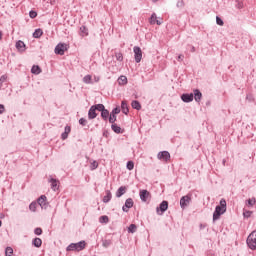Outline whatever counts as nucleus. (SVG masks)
Returning a JSON list of instances; mask_svg holds the SVG:
<instances>
[{
  "instance_id": "f257e3e1",
  "label": "nucleus",
  "mask_w": 256,
  "mask_h": 256,
  "mask_svg": "<svg viewBox=\"0 0 256 256\" xmlns=\"http://www.w3.org/2000/svg\"><path fill=\"white\" fill-rule=\"evenodd\" d=\"M227 211V201L225 199L220 200V205L216 206V209L213 214V221H217Z\"/></svg>"
},
{
  "instance_id": "f03ea898",
  "label": "nucleus",
  "mask_w": 256,
  "mask_h": 256,
  "mask_svg": "<svg viewBox=\"0 0 256 256\" xmlns=\"http://www.w3.org/2000/svg\"><path fill=\"white\" fill-rule=\"evenodd\" d=\"M85 241H80L78 243H72L67 247V251H83L85 249Z\"/></svg>"
},
{
  "instance_id": "7ed1b4c3",
  "label": "nucleus",
  "mask_w": 256,
  "mask_h": 256,
  "mask_svg": "<svg viewBox=\"0 0 256 256\" xmlns=\"http://www.w3.org/2000/svg\"><path fill=\"white\" fill-rule=\"evenodd\" d=\"M247 245L250 249H256V231H253L247 238Z\"/></svg>"
},
{
  "instance_id": "20e7f679",
  "label": "nucleus",
  "mask_w": 256,
  "mask_h": 256,
  "mask_svg": "<svg viewBox=\"0 0 256 256\" xmlns=\"http://www.w3.org/2000/svg\"><path fill=\"white\" fill-rule=\"evenodd\" d=\"M133 51L136 63H141V59H143V51H141L139 46H135Z\"/></svg>"
},
{
  "instance_id": "39448f33",
  "label": "nucleus",
  "mask_w": 256,
  "mask_h": 256,
  "mask_svg": "<svg viewBox=\"0 0 256 256\" xmlns=\"http://www.w3.org/2000/svg\"><path fill=\"white\" fill-rule=\"evenodd\" d=\"M167 209H169V202L167 201H163L160 206L156 209L158 215H163V213H165V211H167Z\"/></svg>"
},
{
  "instance_id": "423d86ee",
  "label": "nucleus",
  "mask_w": 256,
  "mask_h": 256,
  "mask_svg": "<svg viewBox=\"0 0 256 256\" xmlns=\"http://www.w3.org/2000/svg\"><path fill=\"white\" fill-rule=\"evenodd\" d=\"M150 25H162L163 24V18H157V14L153 13L149 19Z\"/></svg>"
},
{
  "instance_id": "0eeeda50",
  "label": "nucleus",
  "mask_w": 256,
  "mask_h": 256,
  "mask_svg": "<svg viewBox=\"0 0 256 256\" xmlns=\"http://www.w3.org/2000/svg\"><path fill=\"white\" fill-rule=\"evenodd\" d=\"M157 157L160 161H165L167 163V161L171 159V154H169L168 151H162L158 153Z\"/></svg>"
},
{
  "instance_id": "6e6552de",
  "label": "nucleus",
  "mask_w": 256,
  "mask_h": 256,
  "mask_svg": "<svg viewBox=\"0 0 256 256\" xmlns=\"http://www.w3.org/2000/svg\"><path fill=\"white\" fill-rule=\"evenodd\" d=\"M67 51V44H58L55 48L56 55H65Z\"/></svg>"
},
{
  "instance_id": "1a4fd4ad",
  "label": "nucleus",
  "mask_w": 256,
  "mask_h": 256,
  "mask_svg": "<svg viewBox=\"0 0 256 256\" xmlns=\"http://www.w3.org/2000/svg\"><path fill=\"white\" fill-rule=\"evenodd\" d=\"M189 203H191V196L190 195L183 196L180 199V206H181L182 209H185V207H187V205H189Z\"/></svg>"
},
{
  "instance_id": "9d476101",
  "label": "nucleus",
  "mask_w": 256,
  "mask_h": 256,
  "mask_svg": "<svg viewBox=\"0 0 256 256\" xmlns=\"http://www.w3.org/2000/svg\"><path fill=\"white\" fill-rule=\"evenodd\" d=\"M140 199L141 201L146 202L148 199H151V193L147 190H141L140 191Z\"/></svg>"
},
{
  "instance_id": "9b49d317",
  "label": "nucleus",
  "mask_w": 256,
  "mask_h": 256,
  "mask_svg": "<svg viewBox=\"0 0 256 256\" xmlns=\"http://www.w3.org/2000/svg\"><path fill=\"white\" fill-rule=\"evenodd\" d=\"M131 207H133V199L128 198L125 202V205L122 207V209L123 211H125V213H127L129 209H131Z\"/></svg>"
},
{
  "instance_id": "f8f14e48",
  "label": "nucleus",
  "mask_w": 256,
  "mask_h": 256,
  "mask_svg": "<svg viewBox=\"0 0 256 256\" xmlns=\"http://www.w3.org/2000/svg\"><path fill=\"white\" fill-rule=\"evenodd\" d=\"M38 205H40V207H42V209L44 207H46L47 206V196H45V195L40 196L38 198Z\"/></svg>"
},
{
  "instance_id": "ddd939ff",
  "label": "nucleus",
  "mask_w": 256,
  "mask_h": 256,
  "mask_svg": "<svg viewBox=\"0 0 256 256\" xmlns=\"http://www.w3.org/2000/svg\"><path fill=\"white\" fill-rule=\"evenodd\" d=\"M182 101H184V103H191V101H193V93L191 94H183L181 96Z\"/></svg>"
},
{
  "instance_id": "4468645a",
  "label": "nucleus",
  "mask_w": 256,
  "mask_h": 256,
  "mask_svg": "<svg viewBox=\"0 0 256 256\" xmlns=\"http://www.w3.org/2000/svg\"><path fill=\"white\" fill-rule=\"evenodd\" d=\"M95 117H97V109L94 106H91L88 112V118L95 119Z\"/></svg>"
},
{
  "instance_id": "2eb2a0df",
  "label": "nucleus",
  "mask_w": 256,
  "mask_h": 256,
  "mask_svg": "<svg viewBox=\"0 0 256 256\" xmlns=\"http://www.w3.org/2000/svg\"><path fill=\"white\" fill-rule=\"evenodd\" d=\"M69 133H71V126H66L64 129V133H62V135H61V139L63 141H65V139H67V137H69Z\"/></svg>"
},
{
  "instance_id": "dca6fc26",
  "label": "nucleus",
  "mask_w": 256,
  "mask_h": 256,
  "mask_svg": "<svg viewBox=\"0 0 256 256\" xmlns=\"http://www.w3.org/2000/svg\"><path fill=\"white\" fill-rule=\"evenodd\" d=\"M127 192V187L125 186H121L117 192H116V197H122V195H125V193Z\"/></svg>"
},
{
  "instance_id": "f3484780",
  "label": "nucleus",
  "mask_w": 256,
  "mask_h": 256,
  "mask_svg": "<svg viewBox=\"0 0 256 256\" xmlns=\"http://www.w3.org/2000/svg\"><path fill=\"white\" fill-rule=\"evenodd\" d=\"M50 183H51V189H53V191H57V189H59V181L52 178L50 179Z\"/></svg>"
},
{
  "instance_id": "a211bd4d",
  "label": "nucleus",
  "mask_w": 256,
  "mask_h": 256,
  "mask_svg": "<svg viewBox=\"0 0 256 256\" xmlns=\"http://www.w3.org/2000/svg\"><path fill=\"white\" fill-rule=\"evenodd\" d=\"M121 109H122V113H124L125 115H127V113H129V107L127 106L126 101H122Z\"/></svg>"
},
{
  "instance_id": "6ab92c4d",
  "label": "nucleus",
  "mask_w": 256,
  "mask_h": 256,
  "mask_svg": "<svg viewBox=\"0 0 256 256\" xmlns=\"http://www.w3.org/2000/svg\"><path fill=\"white\" fill-rule=\"evenodd\" d=\"M43 36V30L42 29H36L33 33L34 39H39Z\"/></svg>"
},
{
  "instance_id": "aec40b11",
  "label": "nucleus",
  "mask_w": 256,
  "mask_h": 256,
  "mask_svg": "<svg viewBox=\"0 0 256 256\" xmlns=\"http://www.w3.org/2000/svg\"><path fill=\"white\" fill-rule=\"evenodd\" d=\"M16 48L18 49V51H25V42L19 40L16 43Z\"/></svg>"
},
{
  "instance_id": "412c9836",
  "label": "nucleus",
  "mask_w": 256,
  "mask_h": 256,
  "mask_svg": "<svg viewBox=\"0 0 256 256\" xmlns=\"http://www.w3.org/2000/svg\"><path fill=\"white\" fill-rule=\"evenodd\" d=\"M194 99L195 101L199 102L201 101V97H203V94L199 90H194Z\"/></svg>"
},
{
  "instance_id": "4be33fe9",
  "label": "nucleus",
  "mask_w": 256,
  "mask_h": 256,
  "mask_svg": "<svg viewBox=\"0 0 256 256\" xmlns=\"http://www.w3.org/2000/svg\"><path fill=\"white\" fill-rule=\"evenodd\" d=\"M131 105H132V108H133V109H136L137 111H140V109H141V103H139V101L134 100V101H132Z\"/></svg>"
},
{
  "instance_id": "5701e85b",
  "label": "nucleus",
  "mask_w": 256,
  "mask_h": 256,
  "mask_svg": "<svg viewBox=\"0 0 256 256\" xmlns=\"http://www.w3.org/2000/svg\"><path fill=\"white\" fill-rule=\"evenodd\" d=\"M31 73L34 75H39V73H41V67L34 65L31 69Z\"/></svg>"
},
{
  "instance_id": "b1692460",
  "label": "nucleus",
  "mask_w": 256,
  "mask_h": 256,
  "mask_svg": "<svg viewBox=\"0 0 256 256\" xmlns=\"http://www.w3.org/2000/svg\"><path fill=\"white\" fill-rule=\"evenodd\" d=\"M111 197H112L111 191H107L106 195L103 198V203H109L111 201Z\"/></svg>"
},
{
  "instance_id": "393cba45",
  "label": "nucleus",
  "mask_w": 256,
  "mask_h": 256,
  "mask_svg": "<svg viewBox=\"0 0 256 256\" xmlns=\"http://www.w3.org/2000/svg\"><path fill=\"white\" fill-rule=\"evenodd\" d=\"M119 85H127V76H120L118 78Z\"/></svg>"
},
{
  "instance_id": "a878e982",
  "label": "nucleus",
  "mask_w": 256,
  "mask_h": 256,
  "mask_svg": "<svg viewBox=\"0 0 256 256\" xmlns=\"http://www.w3.org/2000/svg\"><path fill=\"white\" fill-rule=\"evenodd\" d=\"M33 245L34 247H41V245H43V241L41 240V238H35L33 240Z\"/></svg>"
},
{
  "instance_id": "bb28decb",
  "label": "nucleus",
  "mask_w": 256,
  "mask_h": 256,
  "mask_svg": "<svg viewBox=\"0 0 256 256\" xmlns=\"http://www.w3.org/2000/svg\"><path fill=\"white\" fill-rule=\"evenodd\" d=\"M101 117L104 119V121H107L109 119V110L105 109L101 112Z\"/></svg>"
},
{
  "instance_id": "cd10ccee",
  "label": "nucleus",
  "mask_w": 256,
  "mask_h": 256,
  "mask_svg": "<svg viewBox=\"0 0 256 256\" xmlns=\"http://www.w3.org/2000/svg\"><path fill=\"white\" fill-rule=\"evenodd\" d=\"M112 131L114 133H121V127H119L117 124H112Z\"/></svg>"
},
{
  "instance_id": "c85d7f7f",
  "label": "nucleus",
  "mask_w": 256,
  "mask_h": 256,
  "mask_svg": "<svg viewBox=\"0 0 256 256\" xmlns=\"http://www.w3.org/2000/svg\"><path fill=\"white\" fill-rule=\"evenodd\" d=\"M93 107H95L96 111H105V106L103 104H97V105H94Z\"/></svg>"
},
{
  "instance_id": "c756f323",
  "label": "nucleus",
  "mask_w": 256,
  "mask_h": 256,
  "mask_svg": "<svg viewBox=\"0 0 256 256\" xmlns=\"http://www.w3.org/2000/svg\"><path fill=\"white\" fill-rule=\"evenodd\" d=\"M117 121V116L115 114H110V117H109V123H112L115 124V122Z\"/></svg>"
},
{
  "instance_id": "7c9ffc66",
  "label": "nucleus",
  "mask_w": 256,
  "mask_h": 256,
  "mask_svg": "<svg viewBox=\"0 0 256 256\" xmlns=\"http://www.w3.org/2000/svg\"><path fill=\"white\" fill-rule=\"evenodd\" d=\"M80 31L82 33V37H87V35H89V32H87V28L85 26H82Z\"/></svg>"
},
{
  "instance_id": "2f4dec72",
  "label": "nucleus",
  "mask_w": 256,
  "mask_h": 256,
  "mask_svg": "<svg viewBox=\"0 0 256 256\" xmlns=\"http://www.w3.org/2000/svg\"><path fill=\"white\" fill-rule=\"evenodd\" d=\"M134 167H135V163H133V161H128V163H127V169H128L129 171H133Z\"/></svg>"
},
{
  "instance_id": "473e14b6",
  "label": "nucleus",
  "mask_w": 256,
  "mask_h": 256,
  "mask_svg": "<svg viewBox=\"0 0 256 256\" xmlns=\"http://www.w3.org/2000/svg\"><path fill=\"white\" fill-rule=\"evenodd\" d=\"M100 223H109V217L108 216H101L99 218Z\"/></svg>"
},
{
  "instance_id": "72a5a7b5",
  "label": "nucleus",
  "mask_w": 256,
  "mask_h": 256,
  "mask_svg": "<svg viewBox=\"0 0 256 256\" xmlns=\"http://www.w3.org/2000/svg\"><path fill=\"white\" fill-rule=\"evenodd\" d=\"M129 233H135L137 231V226L135 224H131L128 228Z\"/></svg>"
},
{
  "instance_id": "f704fd0d",
  "label": "nucleus",
  "mask_w": 256,
  "mask_h": 256,
  "mask_svg": "<svg viewBox=\"0 0 256 256\" xmlns=\"http://www.w3.org/2000/svg\"><path fill=\"white\" fill-rule=\"evenodd\" d=\"M91 75H86L84 78H83V82L86 83L87 85H89V83H91Z\"/></svg>"
},
{
  "instance_id": "c9c22d12",
  "label": "nucleus",
  "mask_w": 256,
  "mask_h": 256,
  "mask_svg": "<svg viewBox=\"0 0 256 256\" xmlns=\"http://www.w3.org/2000/svg\"><path fill=\"white\" fill-rule=\"evenodd\" d=\"M97 167H99V163L97 161H93L90 165V169H92V171H94V169H97Z\"/></svg>"
},
{
  "instance_id": "e433bc0d",
  "label": "nucleus",
  "mask_w": 256,
  "mask_h": 256,
  "mask_svg": "<svg viewBox=\"0 0 256 256\" xmlns=\"http://www.w3.org/2000/svg\"><path fill=\"white\" fill-rule=\"evenodd\" d=\"M5 255H6V256H11V255H13V248L7 247V248H6V251H5Z\"/></svg>"
},
{
  "instance_id": "4c0bfd02",
  "label": "nucleus",
  "mask_w": 256,
  "mask_h": 256,
  "mask_svg": "<svg viewBox=\"0 0 256 256\" xmlns=\"http://www.w3.org/2000/svg\"><path fill=\"white\" fill-rule=\"evenodd\" d=\"M30 211H37V203H31L29 206Z\"/></svg>"
},
{
  "instance_id": "58836bf2",
  "label": "nucleus",
  "mask_w": 256,
  "mask_h": 256,
  "mask_svg": "<svg viewBox=\"0 0 256 256\" xmlns=\"http://www.w3.org/2000/svg\"><path fill=\"white\" fill-rule=\"evenodd\" d=\"M216 23L217 25H220V27H223L224 25L223 20L219 16L216 17Z\"/></svg>"
},
{
  "instance_id": "ea45409f",
  "label": "nucleus",
  "mask_w": 256,
  "mask_h": 256,
  "mask_svg": "<svg viewBox=\"0 0 256 256\" xmlns=\"http://www.w3.org/2000/svg\"><path fill=\"white\" fill-rule=\"evenodd\" d=\"M119 113H121V109H119V107L114 108L112 111V115H119Z\"/></svg>"
},
{
  "instance_id": "a19ab883",
  "label": "nucleus",
  "mask_w": 256,
  "mask_h": 256,
  "mask_svg": "<svg viewBox=\"0 0 256 256\" xmlns=\"http://www.w3.org/2000/svg\"><path fill=\"white\" fill-rule=\"evenodd\" d=\"M5 81H7V75H2L0 77V85H3V83H5Z\"/></svg>"
},
{
  "instance_id": "79ce46f5",
  "label": "nucleus",
  "mask_w": 256,
  "mask_h": 256,
  "mask_svg": "<svg viewBox=\"0 0 256 256\" xmlns=\"http://www.w3.org/2000/svg\"><path fill=\"white\" fill-rule=\"evenodd\" d=\"M255 203H256L255 198H252V199H249V200H248V205H249L250 207H253V205H255Z\"/></svg>"
},
{
  "instance_id": "37998d69",
  "label": "nucleus",
  "mask_w": 256,
  "mask_h": 256,
  "mask_svg": "<svg viewBox=\"0 0 256 256\" xmlns=\"http://www.w3.org/2000/svg\"><path fill=\"white\" fill-rule=\"evenodd\" d=\"M252 214H253V212H251V211H249V210H245V211L243 212L244 217H251Z\"/></svg>"
},
{
  "instance_id": "c03bdc74",
  "label": "nucleus",
  "mask_w": 256,
  "mask_h": 256,
  "mask_svg": "<svg viewBox=\"0 0 256 256\" xmlns=\"http://www.w3.org/2000/svg\"><path fill=\"white\" fill-rule=\"evenodd\" d=\"M29 16L31 19H35V17H37V13L32 10V11H30Z\"/></svg>"
},
{
  "instance_id": "a18cd8bd",
  "label": "nucleus",
  "mask_w": 256,
  "mask_h": 256,
  "mask_svg": "<svg viewBox=\"0 0 256 256\" xmlns=\"http://www.w3.org/2000/svg\"><path fill=\"white\" fill-rule=\"evenodd\" d=\"M116 59H117V61H123V54L122 53H117L116 54Z\"/></svg>"
},
{
  "instance_id": "49530a36",
  "label": "nucleus",
  "mask_w": 256,
  "mask_h": 256,
  "mask_svg": "<svg viewBox=\"0 0 256 256\" xmlns=\"http://www.w3.org/2000/svg\"><path fill=\"white\" fill-rule=\"evenodd\" d=\"M34 233H35V235H41V233H43V230L41 228H36L34 230Z\"/></svg>"
},
{
  "instance_id": "de8ad7c7",
  "label": "nucleus",
  "mask_w": 256,
  "mask_h": 256,
  "mask_svg": "<svg viewBox=\"0 0 256 256\" xmlns=\"http://www.w3.org/2000/svg\"><path fill=\"white\" fill-rule=\"evenodd\" d=\"M79 123H80V125L85 126V125H87V120H86L85 118H81V119L79 120Z\"/></svg>"
},
{
  "instance_id": "09e8293b",
  "label": "nucleus",
  "mask_w": 256,
  "mask_h": 256,
  "mask_svg": "<svg viewBox=\"0 0 256 256\" xmlns=\"http://www.w3.org/2000/svg\"><path fill=\"white\" fill-rule=\"evenodd\" d=\"M5 113V106H3L2 104H0V115Z\"/></svg>"
},
{
  "instance_id": "8fccbe9b",
  "label": "nucleus",
  "mask_w": 256,
  "mask_h": 256,
  "mask_svg": "<svg viewBox=\"0 0 256 256\" xmlns=\"http://www.w3.org/2000/svg\"><path fill=\"white\" fill-rule=\"evenodd\" d=\"M110 243L108 241L103 242L104 247H109Z\"/></svg>"
},
{
  "instance_id": "3c124183",
  "label": "nucleus",
  "mask_w": 256,
  "mask_h": 256,
  "mask_svg": "<svg viewBox=\"0 0 256 256\" xmlns=\"http://www.w3.org/2000/svg\"><path fill=\"white\" fill-rule=\"evenodd\" d=\"M3 39V32L0 31V41Z\"/></svg>"
},
{
  "instance_id": "603ef678",
  "label": "nucleus",
  "mask_w": 256,
  "mask_h": 256,
  "mask_svg": "<svg viewBox=\"0 0 256 256\" xmlns=\"http://www.w3.org/2000/svg\"><path fill=\"white\" fill-rule=\"evenodd\" d=\"M178 59H183V55L178 56Z\"/></svg>"
},
{
  "instance_id": "864d4df0",
  "label": "nucleus",
  "mask_w": 256,
  "mask_h": 256,
  "mask_svg": "<svg viewBox=\"0 0 256 256\" xmlns=\"http://www.w3.org/2000/svg\"><path fill=\"white\" fill-rule=\"evenodd\" d=\"M1 225H2V223H1V221H0V227H1Z\"/></svg>"
},
{
  "instance_id": "5fc2aeb1",
  "label": "nucleus",
  "mask_w": 256,
  "mask_h": 256,
  "mask_svg": "<svg viewBox=\"0 0 256 256\" xmlns=\"http://www.w3.org/2000/svg\"><path fill=\"white\" fill-rule=\"evenodd\" d=\"M154 2H156L157 0H153Z\"/></svg>"
}]
</instances>
